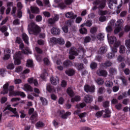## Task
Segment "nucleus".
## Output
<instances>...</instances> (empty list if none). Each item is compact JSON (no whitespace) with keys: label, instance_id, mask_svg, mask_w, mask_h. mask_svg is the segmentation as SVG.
I'll return each mask as SVG.
<instances>
[{"label":"nucleus","instance_id":"obj_1","mask_svg":"<svg viewBox=\"0 0 130 130\" xmlns=\"http://www.w3.org/2000/svg\"><path fill=\"white\" fill-rule=\"evenodd\" d=\"M114 23H115V20H111L109 23V25L106 28V30L108 33L107 35V38L111 47L112 52L109 53L107 56L108 58H110V59L115 57V53L117 52V48H118V46L120 45V42L117 41L116 37L113 36L110 37V35H109V33L112 31V28H113V26H114Z\"/></svg>","mask_w":130,"mask_h":130},{"label":"nucleus","instance_id":"obj_2","mask_svg":"<svg viewBox=\"0 0 130 130\" xmlns=\"http://www.w3.org/2000/svg\"><path fill=\"white\" fill-rule=\"evenodd\" d=\"M78 51L79 52L78 53L77 52V49L75 47H72L70 50V55H69V58L70 59H74L75 58V56H77L78 54H80V53H81V54H83V56H84V53H85V50L83 47H80L78 48Z\"/></svg>","mask_w":130,"mask_h":130},{"label":"nucleus","instance_id":"obj_3","mask_svg":"<svg viewBox=\"0 0 130 130\" xmlns=\"http://www.w3.org/2000/svg\"><path fill=\"white\" fill-rule=\"evenodd\" d=\"M28 31L29 34H32L31 32H32L35 35H37V34L40 32L41 29L40 27L35 24L34 22H31L28 25Z\"/></svg>","mask_w":130,"mask_h":130},{"label":"nucleus","instance_id":"obj_4","mask_svg":"<svg viewBox=\"0 0 130 130\" xmlns=\"http://www.w3.org/2000/svg\"><path fill=\"white\" fill-rule=\"evenodd\" d=\"M93 6H94L92 10L95 11L97 9V8L99 9H104L106 6V0H95L93 3Z\"/></svg>","mask_w":130,"mask_h":130},{"label":"nucleus","instance_id":"obj_5","mask_svg":"<svg viewBox=\"0 0 130 130\" xmlns=\"http://www.w3.org/2000/svg\"><path fill=\"white\" fill-rule=\"evenodd\" d=\"M110 111L106 109L105 111H101L96 113L95 116L98 118L101 117L103 115L104 117H110Z\"/></svg>","mask_w":130,"mask_h":130},{"label":"nucleus","instance_id":"obj_6","mask_svg":"<svg viewBox=\"0 0 130 130\" xmlns=\"http://www.w3.org/2000/svg\"><path fill=\"white\" fill-rule=\"evenodd\" d=\"M21 57H22V53L21 52H16L14 56V64L15 65H19L21 64Z\"/></svg>","mask_w":130,"mask_h":130},{"label":"nucleus","instance_id":"obj_7","mask_svg":"<svg viewBox=\"0 0 130 130\" xmlns=\"http://www.w3.org/2000/svg\"><path fill=\"white\" fill-rule=\"evenodd\" d=\"M122 24H123V20L119 19L116 23V28L114 30V34H117L118 32H120L122 30Z\"/></svg>","mask_w":130,"mask_h":130},{"label":"nucleus","instance_id":"obj_8","mask_svg":"<svg viewBox=\"0 0 130 130\" xmlns=\"http://www.w3.org/2000/svg\"><path fill=\"white\" fill-rule=\"evenodd\" d=\"M6 110H10V111H12L13 113L14 114V115H13V116H16V117H17V118L19 117V114H18V113H17V109H13L12 107H11V105H7V106L4 109V112H5Z\"/></svg>","mask_w":130,"mask_h":130},{"label":"nucleus","instance_id":"obj_9","mask_svg":"<svg viewBox=\"0 0 130 130\" xmlns=\"http://www.w3.org/2000/svg\"><path fill=\"white\" fill-rule=\"evenodd\" d=\"M84 89L85 92H87V93H89V92L93 93L95 92V86L92 85L91 86H90L86 84L84 86Z\"/></svg>","mask_w":130,"mask_h":130},{"label":"nucleus","instance_id":"obj_10","mask_svg":"<svg viewBox=\"0 0 130 130\" xmlns=\"http://www.w3.org/2000/svg\"><path fill=\"white\" fill-rule=\"evenodd\" d=\"M58 113L60 115H61V117H62V118H64V119L68 118V116H70V115L72 114L71 112H67L64 113V111L63 110L61 111H59L58 112Z\"/></svg>","mask_w":130,"mask_h":130},{"label":"nucleus","instance_id":"obj_11","mask_svg":"<svg viewBox=\"0 0 130 130\" xmlns=\"http://www.w3.org/2000/svg\"><path fill=\"white\" fill-rule=\"evenodd\" d=\"M50 81L52 85L56 86L59 83V79L57 77H52L50 78Z\"/></svg>","mask_w":130,"mask_h":130},{"label":"nucleus","instance_id":"obj_12","mask_svg":"<svg viewBox=\"0 0 130 130\" xmlns=\"http://www.w3.org/2000/svg\"><path fill=\"white\" fill-rule=\"evenodd\" d=\"M116 4H117V0H110L109 3H108L109 9H114Z\"/></svg>","mask_w":130,"mask_h":130},{"label":"nucleus","instance_id":"obj_13","mask_svg":"<svg viewBox=\"0 0 130 130\" xmlns=\"http://www.w3.org/2000/svg\"><path fill=\"white\" fill-rule=\"evenodd\" d=\"M5 56L3 57V59L5 60H7V59H9L10 58V53H11V50H10L9 49H7L4 51Z\"/></svg>","mask_w":130,"mask_h":130},{"label":"nucleus","instance_id":"obj_14","mask_svg":"<svg viewBox=\"0 0 130 130\" xmlns=\"http://www.w3.org/2000/svg\"><path fill=\"white\" fill-rule=\"evenodd\" d=\"M46 90L49 93H55V89L51 87V84L50 83L47 84Z\"/></svg>","mask_w":130,"mask_h":130},{"label":"nucleus","instance_id":"obj_15","mask_svg":"<svg viewBox=\"0 0 130 130\" xmlns=\"http://www.w3.org/2000/svg\"><path fill=\"white\" fill-rule=\"evenodd\" d=\"M65 17L66 18H70V19H76L77 18V15L74 14L73 12H68L65 14Z\"/></svg>","mask_w":130,"mask_h":130},{"label":"nucleus","instance_id":"obj_16","mask_svg":"<svg viewBox=\"0 0 130 130\" xmlns=\"http://www.w3.org/2000/svg\"><path fill=\"white\" fill-rule=\"evenodd\" d=\"M84 100L86 103H91L93 101V97L89 95H86L84 96Z\"/></svg>","mask_w":130,"mask_h":130},{"label":"nucleus","instance_id":"obj_17","mask_svg":"<svg viewBox=\"0 0 130 130\" xmlns=\"http://www.w3.org/2000/svg\"><path fill=\"white\" fill-rule=\"evenodd\" d=\"M2 93V94H8L9 93V83H6L3 86V90Z\"/></svg>","mask_w":130,"mask_h":130},{"label":"nucleus","instance_id":"obj_18","mask_svg":"<svg viewBox=\"0 0 130 130\" xmlns=\"http://www.w3.org/2000/svg\"><path fill=\"white\" fill-rule=\"evenodd\" d=\"M23 89L24 91H29V92H33V88H32L28 84H25L24 85Z\"/></svg>","mask_w":130,"mask_h":130},{"label":"nucleus","instance_id":"obj_19","mask_svg":"<svg viewBox=\"0 0 130 130\" xmlns=\"http://www.w3.org/2000/svg\"><path fill=\"white\" fill-rule=\"evenodd\" d=\"M59 32H60V30L56 27H53L51 30V32L53 35H58V34H59Z\"/></svg>","mask_w":130,"mask_h":130},{"label":"nucleus","instance_id":"obj_20","mask_svg":"<svg viewBox=\"0 0 130 130\" xmlns=\"http://www.w3.org/2000/svg\"><path fill=\"white\" fill-rule=\"evenodd\" d=\"M16 43L20 45L19 48L20 49H23V48H24V44H23V42H22V40H21V38H17Z\"/></svg>","mask_w":130,"mask_h":130},{"label":"nucleus","instance_id":"obj_21","mask_svg":"<svg viewBox=\"0 0 130 130\" xmlns=\"http://www.w3.org/2000/svg\"><path fill=\"white\" fill-rule=\"evenodd\" d=\"M22 39L26 44H29V37L25 33H23L22 35Z\"/></svg>","mask_w":130,"mask_h":130},{"label":"nucleus","instance_id":"obj_22","mask_svg":"<svg viewBox=\"0 0 130 130\" xmlns=\"http://www.w3.org/2000/svg\"><path fill=\"white\" fill-rule=\"evenodd\" d=\"M97 74L99 76H102L103 77H107V72L105 70H99L97 72Z\"/></svg>","mask_w":130,"mask_h":130},{"label":"nucleus","instance_id":"obj_23","mask_svg":"<svg viewBox=\"0 0 130 130\" xmlns=\"http://www.w3.org/2000/svg\"><path fill=\"white\" fill-rule=\"evenodd\" d=\"M30 11L31 12H32V13H34V14H39L40 12L39 11V8L36 7H31Z\"/></svg>","mask_w":130,"mask_h":130},{"label":"nucleus","instance_id":"obj_24","mask_svg":"<svg viewBox=\"0 0 130 130\" xmlns=\"http://www.w3.org/2000/svg\"><path fill=\"white\" fill-rule=\"evenodd\" d=\"M67 93L69 95L70 97H73V96H75V93L73 91V89H72V88L69 87L67 89Z\"/></svg>","mask_w":130,"mask_h":130},{"label":"nucleus","instance_id":"obj_25","mask_svg":"<svg viewBox=\"0 0 130 130\" xmlns=\"http://www.w3.org/2000/svg\"><path fill=\"white\" fill-rule=\"evenodd\" d=\"M92 21L91 20H87L85 23H83L81 25V27H84V26H86V27H90L92 26Z\"/></svg>","mask_w":130,"mask_h":130},{"label":"nucleus","instance_id":"obj_26","mask_svg":"<svg viewBox=\"0 0 130 130\" xmlns=\"http://www.w3.org/2000/svg\"><path fill=\"white\" fill-rule=\"evenodd\" d=\"M57 39L55 38H52L50 39V40L49 41L50 44H51L52 45H53V44H57Z\"/></svg>","mask_w":130,"mask_h":130},{"label":"nucleus","instance_id":"obj_27","mask_svg":"<svg viewBox=\"0 0 130 130\" xmlns=\"http://www.w3.org/2000/svg\"><path fill=\"white\" fill-rule=\"evenodd\" d=\"M26 66L27 68H32L33 67V60L30 59H27Z\"/></svg>","mask_w":130,"mask_h":130},{"label":"nucleus","instance_id":"obj_28","mask_svg":"<svg viewBox=\"0 0 130 130\" xmlns=\"http://www.w3.org/2000/svg\"><path fill=\"white\" fill-rule=\"evenodd\" d=\"M34 96L35 97H39V95L37 94L36 93H33V94L31 93L27 95V98L30 100H34Z\"/></svg>","mask_w":130,"mask_h":130},{"label":"nucleus","instance_id":"obj_29","mask_svg":"<svg viewBox=\"0 0 130 130\" xmlns=\"http://www.w3.org/2000/svg\"><path fill=\"white\" fill-rule=\"evenodd\" d=\"M53 125H54V127L57 128L58 126H59L60 122L58 120H53L52 121Z\"/></svg>","mask_w":130,"mask_h":130},{"label":"nucleus","instance_id":"obj_30","mask_svg":"<svg viewBox=\"0 0 130 130\" xmlns=\"http://www.w3.org/2000/svg\"><path fill=\"white\" fill-rule=\"evenodd\" d=\"M81 100V97L79 95H76L74 98L71 99V102H78Z\"/></svg>","mask_w":130,"mask_h":130},{"label":"nucleus","instance_id":"obj_31","mask_svg":"<svg viewBox=\"0 0 130 130\" xmlns=\"http://www.w3.org/2000/svg\"><path fill=\"white\" fill-rule=\"evenodd\" d=\"M56 63L57 64V69L59 70V71H62L63 70V67L62 66H61L60 64H61V62L60 60H58L56 61Z\"/></svg>","mask_w":130,"mask_h":130},{"label":"nucleus","instance_id":"obj_32","mask_svg":"<svg viewBox=\"0 0 130 130\" xmlns=\"http://www.w3.org/2000/svg\"><path fill=\"white\" fill-rule=\"evenodd\" d=\"M57 43L58 44L62 45L65 43L64 40H63L62 38H58V39H57Z\"/></svg>","mask_w":130,"mask_h":130},{"label":"nucleus","instance_id":"obj_33","mask_svg":"<svg viewBox=\"0 0 130 130\" xmlns=\"http://www.w3.org/2000/svg\"><path fill=\"white\" fill-rule=\"evenodd\" d=\"M125 47L123 45H121L119 47V53H121V54H123V53H124L125 52L126 50Z\"/></svg>","mask_w":130,"mask_h":130},{"label":"nucleus","instance_id":"obj_34","mask_svg":"<svg viewBox=\"0 0 130 130\" xmlns=\"http://www.w3.org/2000/svg\"><path fill=\"white\" fill-rule=\"evenodd\" d=\"M63 66H64V67H71L73 66V63H72L71 61L67 60L63 62Z\"/></svg>","mask_w":130,"mask_h":130},{"label":"nucleus","instance_id":"obj_35","mask_svg":"<svg viewBox=\"0 0 130 130\" xmlns=\"http://www.w3.org/2000/svg\"><path fill=\"white\" fill-rule=\"evenodd\" d=\"M109 73L110 76H114L116 74V70L114 68H111L109 70Z\"/></svg>","mask_w":130,"mask_h":130},{"label":"nucleus","instance_id":"obj_36","mask_svg":"<svg viewBox=\"0 0 130 130\" xmlns=\"http://www.w3.org/2000/svg\"><path fill=\"white\" fill-rule=\"evenodd\" d=\"M66 73L68 76H73L74 74H75V71H74V70L70 69L66 71Z\"/></svg>","mask_w":130,"mask_h":130},{"label":"nucleus","instance_id":"obj_37","mask_svg":"<svg viewBox=\"0 0 130 130\" xmlns=\"http://www.w3.org/2000/svg\"><path fill=\"white\" fill-rule=\"evenodd\" d=\"M105 86H106V87L110 88L111 87H112V86H113V82L110 81H107L105 82Z\"/></svg>","mask_w":130,"mask_h":130},{"label":"nucleus","instance_id":"obj_38","mask_svg":"<svg viewBox=\"0 0 130 130\" xmlns=\"http://www.w3.org/2000/svg\"><path fill=\"white\" fill-rule=\"evenodd\" d=\"M85 106H86V104H85L84 103H82L77 104L75 107L76 108H77V109H80V108H84Z\"/></svg>","mask_w":130,"mask_h":130},{"label":"nucleus","instance_id":"obj_39","mask_svg":"<svg viewBox=\"0 0 130 130\" xmlns=\"http://www.w3.org/2000/svg\"><path fill=\"white\" fill-rule=\"evenodd\" d=\"M19 92L18 91H13L12 92H10L9 93V95L11 96H19Z\"/></svg>","mask_w":130,"mask_h":130},{"label":"nucleus","instance_id":"obj_40","mask_svg":"<svg viewBox=\"0 0 130 130\" xmlns=\"http://www.w3.org/2000/svg\"><path fill=\"white\" fill-rule=\"evenodd\" d=\"M43 126H44V123H43L42 122L39 121L36 124V127H37V128H39V127H43Z\"/></svg>","mask_w":130,"mask_h":130},{"label":"nucleus","instance_id":"obj_41","mask_svg":"<svg viewBox=\"0 0 130 130\" xmlns=\"http://www.w3.org/2000/svg\"><path fill=\"white\" fill-rule=\"evenodd\" d=\"M23 52L24 54H31L32 53V52H31V50L28 47H26L25 50H23Z\"/></svg>","mask_w":130,"mask_h":130},{"label":"nucleus","instance_id":"obj_42","mask_svg":"<svg viewBox=\"0 0 130 130\" xmlns=\"http://www.w3.org/2000/svg\"><path fill=\"white\" fill-rule=\"evenodd\" d=\"M109 14H110V12H108L107 11H99V15H100L101 16H104L105 15H109Z\"/></svg>","mask_w":130,"mask_h":130},{"label":"nucleus","instance_id":"obj_43","mask_svg":"<svg viewBox=\"0 0 130 130\" xmlns=\"http://www.w3.org/2000/svg\"><path fill=\"white\" fill-rule=\"evenodd\" d=\"M100 51L101 53H105L107 51V47H103L100 48Z\"/></svg>","mask_w":130,"mask_h":130},{"label":"nucleus","instance_id":"obj_44","mask_svg":"<svg viewBox=\"0 0 130 130\" xmlns=\"http://www.w3.org/2000/svg\"><path fill=\"white\" fill-rule=\"evenodd\" d=\"M125 46H126L128 50L130 51V40H127L125 42Z\"/></svg>","mask_w":130,"mask_h":130},{"label":"nucleus","instance_id":"obj_45","mask_svg":"<svg viewBox=\"0 0 130 130\" xmlns=\"http://www.w3.org/2000/svg\"><path fill=\"white\" fill-rule=\"evenodd\" d=\"M7 69H8V70H14V69H15L14 63H11L8 64V66H7Z\"/></svg>","mask_w":130,"mask_h":130},{"label":"nucleus","instance_id":"obj_46","mask_svg":"<svg viewBox=\"0 0 130 130\" xmlns=\"http://www.w3.org/2000/svg\"><path fill=\"white\" fill-rule=\"evenodd\" d=\"M79 31L81 34H87L88 33V31L85 28H81Z\"/></svg>","mask_w":130,"mask_h":130},{"label":"nucleus","instance_id":"obj_47","mask_svg":"<svg viewBox=\"0 0 130 130\" xmlns=\"http://www.w3.org/2000/svg\"><path fill=\"white\" fill-rule=\"evenodd\" d=\"M97 39L98 40H103L104 39V34H99L97 36Z\"/></svg>","mask_w":130,"mask_h":130},{"label":"nucleus","instance_id":"obj_48","mask_svg":"<svg viewBox=\"0 0 130 130\" xmlns=\"http://www.w3.org/2000/svg\"><path fill=\"white\" fill-rule=\"evenodd\" d=\"M30 119L31 120H34L35 121H36V120H37V113H35L34 114H33L30 117Z\"/></svg>","mask_w":130,"mask_h":130},{"label":"nucleus","instance_id":"obj_49","mask_svg":"<svg viewBox=\"0 0 130 130\" xmlns=\"http://www.w3.org/2000/svg\"><path fill=\"white\" fill-rule=\"evenodd\" d=\"M58 7L61 9V10H63V9H66V8H67V5H66L64 3H60L58 5Z\"/></svg>","mask_w":130,"mask_h":130},{"label":"nucleus","instance_id":"obj_50","mask_svg":"<svg viewBox=\"0 0 130 130\" xmlns=\"http://www.w3.org/2000/svg\"><path fill=\"white\" fill-rule=\"evenodd\" d=\"M40 100L43 105H46L47 104V100L43 98H40Z\"/></svg>","mask_w":130,"mask_h":130},{"label":"nucleus","instance_id":"obj_51","mask_svg":"<svg viewBox=\"0 0 130 130\" xmlns=\"http://www.w3.org/2000/svg\"><path fill=\"white\" fill-rule=\"evenodd\" d=\"M90 68L91 69H92V70H94V69H96V68H97V63L92 62L91 64H90Z\"/></svg>","mask_w":130,"mask_h":130},{"label":"nucleus","instance_id":"obj_52","mask_svg":"<svg viewBox=\"0 0 130 130\" xmlns=\"http://www.w3.org/2000/svg\"><path fill=\"white\" fill-rule=\"evenodd\" d=\"M96 83L98 85H102L103 83H104V81H103V79L101 78H99L96 81Z\"/></svg>","mask_w":130,"mask_h":130},{"label":"nucleus","instance_id":"obj_53","mask_svg":"<svg viewBox=\"0 0 130 130\" xmlns=\"http://www.w3.org/2000/svg\"><path fill=\"white\" fill-rule=\"evenodd\" d=\"M76 67L78 71H81V70H83V69H84V66L82 63L76 66Z\"/></svg>","mask_w":130,"mask_h":130},{"label":"nucleus","instance_id":"obj_54","mask_svg":"<svg viewBox=\"0 0 130 130\" xmlns=\"http://www.w3.org/2000/svg\"><path fill=\"white\" fill-rule=\"evenodd\" d=\"M51 98L52 100L56 101V100H57V96H56V95H55V94L52 93L51 94Z\"/></svg>","mask_w":130,"mask_h":130},{"label":"nucleus","instance_id":"obj_55","mask_svg":"<svg viewBox=\"0 0 130 130\" xmlns=\"http://www.w3.org/2000/svg\"><path fill=\"white\" fill-rule=\"evenodd\" d=\"M73 2H74V0H64V3L66 5H67V6H70V5H71Z\"/></svg>","mask_w":130,"mask_h":130},{"label":"nucleus","instance_id":"obj_56","mask_svg":"<svg viewBox=\"0 0 130 130\" xmlns=\"http://www.w3.org/2000/svg\"><path fill=\"white\" fill-rule=\"evenodd\" d=\"M22 70H23V68H22V67L21 66H19L18 67L15 69V72L16 73H20V72H21Z\"/></svg>","mask_w":130,"mask_h":130},{"label":"nucleus","instance_id":"obj_57","mask_svg":"<svg viewBox=\"0 0 130 130\" xmlns=\"http://www.w3.org/2000/svg\"><path fill=\"white\" fill-rule=\"evenodd\" d=\"M63 102H64V100L63 99V98L61 97L58 100V103H59V104L62 105L63 104Z\"/></svg>","mask_w":130,"mask_h":130},{"label":"nucleus","instance_id":"obj_58","mask_svg":"<svg viewBox=\"0 0 130 130\" xmlns=\"http://www.w3.org/2000/svg\"><path fill=\"white\" fill-rule=\"evenodd\" d=\"M67 83L66 80H62L61 81V87H62L63 88H65V87H67Z\"/></svg>","mask_w":130,"mask_h":130},{"label":"nucleus","instance_id":"obj_59","mask_svg":"<svg viewBox=\"0 0 130 130\" xmlns=\"http://www.w3.org/2000/svg\"><path fill=\"white\" fill-rule=\"evenodd\" d=\"M8 30V27L7 26H3L2 28H0V31H2L3 32H6Z\"/></svg>","mask_w":130,"mask_h":130},{"label":"nucleus","instance_id":"obj_60","mask_svg":"<svg viewBox=\"0 0 130 130\" xmlns=\"http://www.w3.org/2000/svg\"><path fill=\"white\" fill-rule=\"evenodd\" d=\"M106 20V17L105 16H101L99 18L100 22H105Z\"/></svg>","mask_w":130,"mask_h":130},{"label":"nucleus","instance_id":"obj_61","mask_svg":"<svg viewBox=\"0 0 130 130\" xmlns=\"http://www.w3.org/2000/svg\"><path fill=\"white\" fill-rule=\"evenodd\" d=\"M112 63L109 61H107L104 63V67H110L111 66Z\"/></svg>","mask_w":130,"mask_h":130},{"label":"nucleus","instance_id":"obj_62","mask_svg":"<svg viewBox=\"0 0 130 130\" xmlns=\"http://www.w3.org/2000/svg\"><path fill=\"white\" fill-rule=\"evenodd\" d=\"M96 31H97V28L95 27L91 28L90 29V32L92 33V34H94V33H96Z\"/></svg>","mask_w":130,"mask_h":130},{"label":"nucleus","instance_id":"obj_63","mask_svg":"<svg viewBox=\"0 0 130 130\" xmlns=\"http://www.w3.org/2000/svg\"><path fill=\"white\" fill-rule=\"evenodd\" d=\"M14 83L16 84H21V83H22V80L20 79H16L14 80Z\"/></svg>","mask_w":130,"mask_h":130},{"label":"nucleus","instance_id":"obj_64","mask_svg":"<svg viewBox=\"0 0 130 130\" xmlns=\"http://www.w3.org/2000/svg\"><path fill=\"white\" fill-rule=\"evenodd\" d=\"M7 100H8V99L6 97H3L1 100V102L2 104L5 103L7 102Z\"/></svg>","mask_w":130,"mask_h":130}]
</instances>
